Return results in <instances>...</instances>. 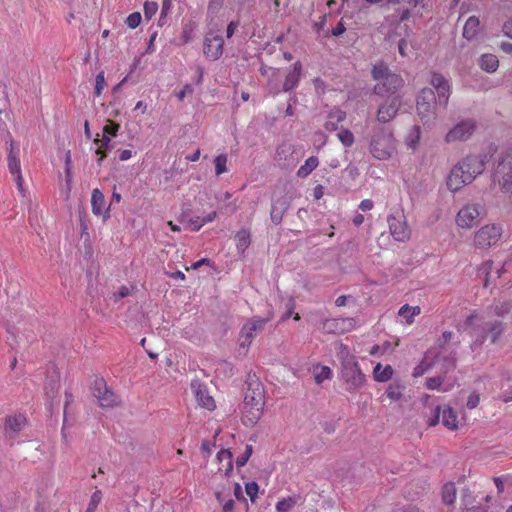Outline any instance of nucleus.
<instances>
[{
  "label": "nucleus",
  "instance_id": "nucleus-1",
  "mask_svg": "<svg viewBox=\"0 0 512 512\" xmlns=\"http://www.w3.org/2000/svg\"><path fill=\"white\" fill-rule=\"evenodd\" d=\"M245 384L242 422L245 426L253 427L263 413L265 405L264 388L255 374H248Z\"/></svg>",
  "mask_w": 512,
  "mask_h": 512
},
{
  "label": "nucleus",
  "instance_id": "nucleus-2",
  "mask_svg": "<svg viewBox=\"0 0 512 512\" xmlns=\"http://www.w3.org/2000/svg\"><path fill=\"white\" fill-rule=\"evenodd\" d=\"M372 77L377 81L373 88L376 95L380 97L398 96L397 92L404 85V80L398 74L391 73L384 63H378L373 66Z\"/></svg>",
  "mask_w": 512,
  "mask_h": 512
},
{
  "label": "nucleus",
  "instance_id": "nucleus-3",
  "mask_svg": "<svg viewBox=\"0 0 512 512\" xmlns=\"http://www.w3.org/2000/svg\"><path fill=\"white\" fill-rule=\"evenodd\" d=\"M370 152L378 160L390 159L396 152V140L391 131L380 129L370 142Z\"/></svg>",
  "mask_w": 512,
  "mask_h": 512
},
{
  "label": "nucleus",
  "instance_id": "nucleus-4",
  "mask_svg": "<svg viewBox=\"0 0 512 512\" xmlns=\"http://www.w3.org/2000/svg\"><path fill=\"white\" fill-rule=\"evenodd\" d=\"M341 367V379L345 390L351 394L358 392L366 383V376L362 373L358 362L346 361Z\"/></svg>",
  "mask_w": 512,
  "mask_h": 512
},
{
  "label": "nucleus",
  "instance_id": "nucleus-5",
  "mask_svg": "<svg viewBox=\"0 0 512 512\" xmlns=\"http://www.w3.org/2000/svg\"><path fill=\"white\" fill-rule=\"evenodd\" d=\"M502 233V227L498 224L484 225L475 232L473 245L476 249L487 250L500 241Z\"/></svg>",
  "mask_w": 512,
  "mask_h": 512
},
{
  "label": "nucleus",
  "instance_id": "nucleus-6",
  "mask_svg": "<svg viewBox=\"0 0 512 512\" xmlns=\"http://www.w3.org/2000/svg\"><path fill=\"white\" fill-rule=\"evenodd\" d=\"M8 140L6 143L8 144V169L10 174L13 176V179L17 185V189L19 192H24V180L21 171V162L19 158V149L16 146L14 140L10 133L7 134Z\"/></svg>",
  "mask_w": 512,
  "mask_h": 512
},
{
  "label": "nucleus",
  "instance_id": "nucleus-7",
  "mask_svg": "<svg viewBox=\"0 0 512 512\" xmlns=\"http://www.w3.org/2000/svg\"><path fill=\"white\" fill-rule=\"evenodd\" d=\"M436 97L430 88L421 90L417 97V112L421 121L426 124L435 117Z\"/></svg>",
  "mask_w": 512,
  "mask_h": 512
},
{
  "label": "nucleus",
  "instance_id": "nucleus-8",
  "mask_svg": "<svg viewBox=\"0 0 512 512\" xmlns=\"http://www.w3.org/2000/svg\"><path fill=\"white\" fill-rule=\"evenodd\" d=\"M93 395L98 399L101 407L111 408L120 404L119 397L107 386L103 378L95 380Z\"/></svg>",
  "mask_w": 512,
  "mask_h": 512
},
{
  "label": "nucleus",
  "instance_id": "nucleus-9",
  "mask_svg": "<svg viewBox=\"0 0 512 512\" xmlns=\"http://www.w3.org/2000/svg\"><path fill=\"white\" fill-rule=\"evenodd\" d=\"M224 40L221 35L209 31L204 38L203 53L211 61L218 60L223 54Z\"/></svg>",
  "mask_w": 512,
  "mask_h": 512
},
{
  "label": "nucleus",
  "instance_id": "nucleus-10",
  "mask_svg": "<svg viewBox=\"0 0 512 512\" xmlns=\"http://www.w3.org/2000/svg\"><path fill=\"white\" fill-rule=\"evenodd\" d=\"M480 206L476 204L464 205L456 216V224L462 229H470L479 222Z\"/></svg>",
  "mask_w": 512,
  "mask_h": 512
},
{
  "label": "nucleus",
  "instance_id": "nucleus-11",
  "mask_svg": "<svg viewBox=\"0 0 512 512\" xmlns=\"http://www.w3.org/2000/svg\"><path fill=\"white\" fill-rule=\"evenodd\" d=\"M60 389V372L56 367H52L47 371L46 381L44 384V392L49 408H52L55 400L58 399Z\"/></svg>",
  "mask_w": 512,
  "mask_h": 512
},
{
  "label": "nucleus",
  "instance_id": "nucleus-12",
  "mask_svg": "<svg viewBox=\"0 0 512 512\" xmlns=\"http://www.w3.org/2000/svg\"><path fill=\"white\" fill-rule=\"evenodd\" d=\"M390 232L393 238L399 242H405L410 239L411 230L402 214L392 215L388 218Z\"/></svg>",
  "mask_w": 512,
  "mask_h": 512
},
{
  "label": "nucleus",
  "instance_id": "nucleus-13",
  "mask_svg": "<svg viewBox=\"0 0 512 512\" xmlns=\"http://www.w3.org/2000/svg\"><path fill=\"white\" fill-rule=\"evenodd\" d=\"M472 174L464 172L461 167L456 164L449 172L446 185L449 191L457 192L464 186L472 183Z\"/></svg>",
  "mask_w": 512,
  "mask_h": 512
},
{
  "label": "nucleus",
  "instance_id": "nucleus-14",
  "mask_svg": "<svg viewBox=\"0 0 512 512\" xmlns=\"http://www.w3.org/2000/svg\"><path fill=\"white\" fill-rule=\"evenodd\" d=\"M401 104L400 96L388 97V101L380 105L377 112V120L388 123L395 118Z\"/></svg>",
  "mask_w": 512,
  "mask_h": 512
},
{
  "label": "nucleus",
  "instance_id": "nucleus-15",
  "mask_svg": "<svg viewBox=\"0 0 512 512\" xmlns=\"http://www.w3.org/2000/svg\"><path fill=\"white\" fill-rule=\"evenodd\" d=\"M485 158L479 155H469L458 162V167H461L464 172L472 174V182L476 177L483 173L485 169Z\"/></svg>",
  "mask_w": 512,
  "mask_h": 512
},
{
  "label": "nucleus",
  "instance_id": "nucleus-16",
  "mask_svg": "<svg viewBox=\"0 0 512 512\" xmlns=\"http://www.w3.org/2000/svg\"><path fill=\"white\" fill-rule=\"evenodd\" d=\"M475 130V123L472 120H466L458 123L446 135L447 142L463 141L468 139Z\"/></svg>",
  "mask_w": 512,
  "mask_h": 512
},
{
  "label": "nucleus",
  "instance_id": "nucleus-17",
  "mask_svg": "<svg viewBox=\"0 0 512 512\" xmlns=\"http://www.w3.org/2000/svg\"><path fill=\"white\" fill-rule=\"evenodd\" d=\"M191 389L196 397V400L200 406L212 411L216 408L215 401L212 396L209 395L207 387L199 380H193L191 382Z\"/></svg>",
  "mask_w": 512,
  "mask_h": 512
},
{
  "label": "nucleus",
  "instance_id": "nucleus-18",
  "mask_svg": "<svg viewBox=\"0 0 512 512\" xmlns=\"http://www.w3.org/2000/svg\"><path fill=\"white\" fill-rule=\"evenodd\" d=\"M431 85L438 94V103L447 106L450 96V85L448 80L439 73H433L430 80Z\"/></svg>",
  "mask_w": 512,
  "mask_h": 512
},
{
  "label": "nucleus",
  "instance_id": "nucleus-19",
  "mask_svg": "<svg viewBox=\"0 0 512 512\" xmlns=\"http://www.w3.org/2000/svg\"><path fill=\"white\" fill-rule=\"evenodd\" d=\"M264 322H246L241 328L238 342L240 348L247 349L252 342L253 337L263 330Z\"/></svg>",
  "mask_w": 512,
  "mask_h": 512
},
{
  "label": "nucleus",
  "instance_id": "nucleus-20",
  "mask_svg": "<svg viewBox=\"0 0 512 512\" xmlns=\"http://www.w3.org/2000/svg\"><path fill=\"white\" fill-rule=\"evenodd\" d=\"M482 327H472L471 332L475 335H479L480 332H485V335H481V338L476 340L479 345L483 343L485 339L490 337L492 343H495L498 336L500 335L502 328L500 322H483Z\"/></svg>",
  "mask_w": 512,
  "mask_h": 512
},
{
  "label": "nucleus",
  "instance_id": "nucleus-21",
  "mask_svg": "<svg viewBox=\"0 0 512 512\" xmlns=\"http://www.w3.org/2000/svg\"><path fill=\"white\" fill-rule=\"evenodd\" d=\"M502 175V182L499 181L503 189H509L512 185V150L501 162H499L495 176Z\"/></svg>",
  "mask_w": 512,
  "mask_h": 512
},
{
  "label": "nucleus",
  "instance_id": "nucleus-22",
  "mask_svg": "<svg viewBox=\"0 0 512 512\" xmlns=\"http://www.w3.org/2000/svg\"><path fill=\"white\" fill-rule=\"evenodd\" d=\"M105 204L106 201L104 194L98 188H95L91 195L92 213L96 216L102 215L104 221L110 217L109 208H105Z\"/></svg>",
  "mask_w": 512,
  "mask_h": 512
},
{
  "label": "nucleus",
  "instance_id": "nucleus-23",
  "mask_svg": "<svg viewBox=\"0 0 512 512\" xmlns=\"http://www.w3.org/2000/svg\"><path fill=\"white\" fill-rule=\"evenodd\" d=\"M302 72V64L301 62L297 61L293 64L292 70L287 74L283 89L284 91H289L297 86Z\"/></svg>",
  "mask_w": 512,
  "mask_h": 512
},
{
  "label": "nucleus",
  "instance_id": "nucleus-24",
  "mask_svg": "<svg viewBox=\"0 0 512 512\" xmlns=\"http://www.w3.org/2000/svg\"><path fill=\"white\" fill-rule=\"evenodd\" d=\"M25 425V418L22 415L9 416L5 421V430L10 437L19 432Z\"/></svg>",
  "mask_w": 512,
  "mask_h": 512
},
{
  "label": "nucleus",
  "instance_id": "nucleus-25",
  "mask_svg": "<svg viewBox=\"0 0 512 512\" xmlns=\"http://www.w3.org/2000/svg\"><path fill=\"white\" fill-rule=\"evenodd\" d=\"M323 322V331L327 334L340 335L352 329L351 322Z\"/></svg>",
  "mask_w": 512,
  "mask_h": 512
},
{
  "label": "nucleus",
  "instance_id": "nucleus-26",
  "mask_svg": "<svg viewBox=\"0 0 512 512\" xmlns=\"http://www.w3.org/2000/svg\"><path fill=\"white\" fill-rule=\"evenodd\" d=\"M421 139V128L418 125L412 126L406 133L404 142L406 146L412 150H415Z\"/></svg>",
  "mask_w": 512,
  "mask_h": 512
},
{
  "label": "nucleus",
  "instance_id": "nucleus-27",
  "mask_svg": "<svg viewBox=\"0 0 512 512\" xmlns=\"http://www.w3.org/2000/svg\"><path fill=\"white\" fill-rule=\"evenodd\" d=\"M235 239L237 251L243 254L251 244V233L248 229H241L236 233Z\"/></svg>",
  "mask_w": 512,
  "mask_h": 512
},
{
  "label": "nucleus",
  "instance_id": "nucleus-28",
  "mask_svg": "<svg viewBox=\"0 0 512 512\" xmlns=\"http://www.w3.org/2000/svg\"><path fill=\"white\" fill-rule=\"evenodd\" d=\"M301 500H302L301 494L291 495L287 498L280 500L276 505V509L278 512H288L294 506L300 505Z\"/></svg>",
  "mask_w": 512,
  "mask_h": 512
},
{
  "label": "nucleus",
  "instance_id": "nucleus-29",
  "mask_svg": "<svg viewBox=\"0 0 512 512\" xmlns=\"http://www.w3.org/2000/svg\"><path fill=\"white\" fill-rule=\"evenodd\" d=\"M442 424L450 430H456L458 428L457 425V415L455 411L451 407H446L441 410Z\"/></svg>",
  "mask_w": 512,
  "mask_h": 512
},
{
  "label": "nucleus",
  "instance_id": "nucleus-30",
  "mask_svg": "<svg viewBox=\"0 0 512 512\" xmlns=\"http://www.w3.org/2000/svg\"><path fill=\"white\" fill-rule=\"evenodd\" d=\"M479 26L480 21L477 17H469L463 28V36L468 40L473 39L477 35Z\"/></svg>",
  "mask_w": 512,
  "mask_h": 512
},
{
  "label": "nucleus",
  "instance_id": "nucleus-31",
  "mask_svg": "<svg viewBox=\"0 0 512 512\" xmlns=\"http://www.w3.org/2000/svg\"><path fill=\"white\" fill-rule=\"evenodd\" d=\"M393 372V368L390 365L382 367V365L378 363L374 367L373 376L378 382H386L392 378Z\"/></svg>",
  "mask_w": 512,
  "mask_h": 512
},
{
  "label": "nucleus",
  "instance_id": "nucleus-32",
  "mask_svg": "<svg viewBox=\"0 0 512 512\" xmlns=\"http://www.w3.org/2000/svg\"><path fill=\"white\" fill-rule=\"evenodd\" d=\"M480 67L487 72H494L499 66L498 58L493 54H484L479 61Z\"/></svg>",
  "mask_w": 512,
  "mask_h": 512
},
{
  "label": "nucleus",
  "instance_id": "nucleus-33",
  "mask_svg": "<svg viewBox=\"0 0 512 512\" xmlns=\"http://www.w3.org/2000/svg\"><path fill=\"white\" fill-rule=\"evenodd\" d=\"M217 459L220 463H226L224 468V474L227 476L233 469V455L230 450L228 449H221L217 454ZM220 471L223 470V468H219Z\"/></svg>",
  "mask_w": 512,
  "mask_h": 512
},
{
  "label": "nucleus",
  "instance_id": "nucleus-34",
  "mask_svg": "<svg viewBox=\"0 0 512 512\" xmlns=\"http://www.w3.org/2000/svg\"><path fill=\"white\" fill-rule=\"evenodd\" d=\"M319 165V160L316 156H311L306 159L305 163L301 165L297 171V176L306 178L313 170Z\"/></svg>",
  "mask_w": 512,
  "mask_h": 512
},
{
  "label": "nucleus",
  "instance_id": "nucleus-35",
  "mask_svg": "<svg viewBox=\"0 0 512 512\" xmlns=\"http://www.w3.org/2000/svg\"><path fill=\"white\" fill-rule=\"evenodd\" d=\"M315 494L302 496L300 502L301 512H319L320 503L315 499Z\"/></svg>",
  "mask_w": 512,
  "mask_h": 512
},
{
  "label": "nucleus",
  "instance_id": "nucleus-36",
  "mask_svg": "<svg viewBox=\"0 0 512 512\" xmlns=\"http://www.w3.org/2000/svg\"><path fill=\"white\" fill-rule=\"evenodd\" d=\"M512 303L508 299H499L493 305V315L505 317L511 310Z\"/></svg>",
  "mask_w": 512,
  "mask_h": 512
},
{
  "label": "nucleus",
  "instance_id": "nucleus-37",
  "mask_svg": "<svg viewBox=\"0 0 512 512\" xmlns=\"http://www.w3.org/2000/svg\"><path fill=\"white\" fill-rule=\"evenodd\" d=\"M332 371L328 366L316 365L313 368L314 380L317 384H321L324 380L330 379Z\"/></svg>",
  "mask_w": 512,
  "mask_h": 512
},
{
  "label": "nucleus",
  "instance_id": "nucleus-38",
  "mask_svg": "<svg viewBox=\"0 0 512 512\" xmlns=\"http://www.w3.org/2000/svg\"><path fill=\"white\" fill-rule=\"evenodd\" d=\"M405 387L399 382L391 383L386 389V395L393 401H398L403 396Z\"/></svg>",
  "mask_w": 512,
  "mask_h": 512
},
{
  "label": "nucleus",
  "instance_id": "nucleus-39",
  "mask_svg": "<svg viewBox=\"0 0 512 512\" xmlns=\"http://www.w3.org/2000/svg\"><path fill=\"white\" fill-rule=\"evenodd\" d=\"M456 499V487L454 483H446L442 488V500L445 504L451 505Z\"/></svg>",
  "mask_w": 512,
  "mask_h": 512
},
{
  "label": "nucleus",
  "instance_id": "nucleus-40",
  "mask_svg": "<svg viewBox=\"0 0 512 512\" xmlns=\"http://www.w3.org/2000/svg\"><path fill=\"white\" fill-rule=\"evenodd\" d=\"M420 313L421 308L419 306H410L408 304L403 305L398 311V315L406 320H410Z\"/></svg>",
  "mask_w": 512,
  "mask_h": 512
},
{
  "label": "nucleus",
  "instance_id": "nucleus-41",
  "mask_svg": "<svg viewBox=\"0 0 512 512\" xmlns=\"http://www.w3.org/2000/svg\"><path fill=\"white\" fill-rule=\"evenodd\" d=\"M65 177H66V198H69L72 189V168H71V156L70 152L66 154L65 159Z\"/></svg>",
  "mask_w": 512,
  "mask_h": 512
},
{
  "label": "nucleus",
  "instance_id": "nucleus-42",
  "mask_svg": "<svg viewBox=\"0 0 512 512\" xmlns=\"http://www.w3.org/2000/svg\"><path fill=\"white\" fill-rule=\"evenodd\" d=\"M227 161L228 159L225 154H220L215 157L214 164L216 176H220L221 174L227 172Z\"/></svg>",
  "mask_w": 512,
  "mask_h": 512
},
{
  "label": "nucleus",
  "instance_id": "nucleus-43",
  "mask_svg": "<svg viewBox=\"0 0 512 512\" xmlns=\"http://www.w3.org/2000/svg\"><path fill=\"white\" fill-rule=\"evenodd\" d=\"M461 505L462 508H468L476 505V498L469 488H463L461 491Z\"/></svg>",
  "mask_w": 512,
  "mask_h": 512
},
{
  "label": "nucleus",
  "instance_id": "nucleus-44",
  "mask_svg": "<svg viewBox=\"0 0 512 512\" xmlns=\"http://www.w3.org/2000/svg\"><path fill=\"white\" fill-rule=\"evenodd\" d=\"M338 139L345 147H350L354 143V135L348 129H343L337 134Z\"/></svg>",
  "mask_w": 512,
  "mask_h": 512
},
{
  "label": "nucleus",
  "instance_id": "nucleus-45",
  "mask_svg": "<svg viewBox=\"0 0 512 512\" xmlns=\"http://www.w3.org/2000/svg\"><path fill=\"white\" fill-rule=\"evenodd\" d=\"M338 358L340 359L341 367H344V365H345L344 362H346V361L357 362L356 357L354 355L350 354L349 350L344 345L340 346V350L338 352Z\"/></svg>",
  "mask_w": 512,
  "mask_h": 512
},
{
  "label": "nucleus",
  "instance_id": "nucleus-46",
  "mask_svg": "<svg viewBox=\"0 0 512 512\" xmlns=\"http://www.w3.org/2000/svg\"><path fill=\"white\" fill-rule=\"evenodd\" d=\"M106 86L105 76L104 72L101 71L96 75L95 79V88H94V95L96 97H99L102 94V91L104 90Z\"/></svg>",
  "mask_w": 512,
  "mask_h": 512
},
{
  "label": "nucleus",
  "instance_id": "nucleus-47",
  "mask_svg": "<svg viewBox=\"0 0 512 512\" xmlns=\"http://www.w3.org/2000/svg\"><path fill=\"white\" fill-rule=\"evenodd\" d=\"M120 129V125L112 120H108L103 127V135L115 137Z\"/></svg>",
  "mask_w": 512,
  "mask_h": 512
},
{
  "label": "nucleus",
  "instance_id": "nucleus-48",
  "mask_svg": "<svg viewBox=\"0 0 512 512\" xmlns=\"http://www.w3.org/2000/svg\"><path fill=\"white\" fill-rule=\"evenodd\" d=\"M102 499V492L100 490H96L90 499L89 505L85 512H95L97 506L99 505Z\"/></svg>",
  "mask_w": 512,
  "mask_h": 512
},
{
  "label": "nucleus",
  "instance_id": "nucleus-49",
  "mask_svg": "<svg viewBox=\"0 0 512 512\" xmlns=\"http://www.w3.org/2000/svg\"><path fill=\"white\" fill-rule=\"evenodd\" d=\"M252 452H253L252 445H246L244 453L241 456L237 457V459H236L237 468L243 467L247 463L250 456L252 455Z\"/></svg>",
  "mask_w": 512,
  "mask_h": 512
},
{
  "label": "nucleus",
  "instance_id": "nucleus-50",
  "mask_svg": "<svg viewBox=\"0 0 512 512\" xmlns=\"http://www.w3.org/2000/svg\"><path fill=\"white\" fill-rule=\"evenodd\" d=\"M141 20V14L139 12H133L126 18L125 23L129 28L135 29L140 25Z\"/></svg>",
  "mask_w": 512,
  "mask_h": 512
},
{
  "label": "nucleus",
  "instance_id": "nucleus-51",
  "mask_svg": "<svg viewBox=\"0 0 512 512\" xmlns=\"http://www.w3.org/2000/svg\"><path fill=\"white\" fill-rule=\"evenodd\" d=\"M247 495L250 497L251 502H255L259 491V486L256 482L252 481L245 485Z\"/></svg>",
  "mask_w": 512,
  "mask_h": 512
},
{
  "label": "nucleus",
  "instance_id": "nucleus-52",
  "mask_svg": "<svg viewBox=\"0 0 512 512\" xmlns=\"http://www.w3.org/2000/svg\"><path fill=\"white\" fill-rule=\"evenodd\" d=\"M443 383V378L441 376L428 378L426 381V386L430 390L438 389Z\"/></svg>",
  "mask_w": 512,
  "mask_h": 512
},
{
  "label": "nucleus",
  "instance_id": "nucleus-53",
  "mask_svg": "<svg viewBox=\"0 0 512 512\" xmlns=\"http://www.w3.org/2000/svg\"><path fill=\"white\" fill-rule=\"evenodd\" d=\"M158 10V5L156 2H146L144 4V13L145 16L151 18Z\"/></svg>",
  "mask_w": 512,
  "mask_h": 512
},
{
  "label": "nucleus",
  "instance_id": "nucleus-54",
  "mask_svg": "<svg viewBox=\"0 0 512 512\" xmlns=\"http://www.w3.org/2000/svg\"><path fill=\"white\" fill-rule=\"evenodd\" d=\"M283 211H278L276 204H272L271 208V220L276 225L282 221Z\"/></svg>",
  "mask_w": 512,
  "mask_h": 512
},
{
  "label": "nucleus",
  "instance_id": "nucleus-55",
  "mask_svg": "<svg viewBox=\"0 0 512 512\" xmlns=\"http://www.w3.org/2000/svg\"><path fill=\"white\" fill-rule=\"evenodd\" d=\"M217 216V213L215 211H212L211 213H209L206 217L202 218L201 219V222L193 228L194 231H198L200 230V228L205 225L206 223H209V222H212L214 221V219L216 218Z\"/></svg>",
  "mask_w": 512,
  "mask_h": 512
},
{
  "label": "nucleus",
  "instance_id": "nucleus-56",
  "mask_svg": "<svg viewBox=\"0 0 512 512\" xmlns=\"http://www.w3.org/2000/svg\"><path fill=\"white\" fill-rule=\"evenodd\" d=\"M110 137L103 135L102 138H99V134H97V138L94 139V143L100 146V148L108 149L110 145Z\"/></svg>",
  "mask_w": 512,
  "mask_h": 512
},
{
  "label": "nucleus",
  "instance_id": "nucleus-57",
  "mask_svg": "<svg viewBox=\"0 0 512 512\" xmlns=\"http://www.w3.org/2000/svg\"><path fill=\"white\" fill-rule=\"evenodd\" d=\"M479 401H480V397L477 393L473 392L472 394H470V396L468 397V401H467V407L469 409H474L478 406L479 404Z\"/></svg>",
  "mask_w": 512,
  "mask_h": 512
},
{
  "label": "nucleus",
  "instance_id": "nucleus-58",
  "mask_svg": "<svg viewBox=\"0 0 512 512\" xmlns=\"http://www.w3.org/2000/svg\"><path fill=\"white\" fill-rule=\"evenodd\" d=\"M130 294V289L127 286H121L119 290L114 293L115 301L122 299Z\"/></svg>",
  "mask_w": 512,
  "mask_h": 512
},
{
  "label": "nucleus",
  "instance_id": "nucleus-59",
  "mask_svg": "<svg viewBox=\"0 0 512 512\" xmlns=\"http://www.w3.org/2000/svg\"><path fill=\"white\" fill-rule=\"evenodd\" d=\"M238 27H239V22L238 21H231L227 25L226 37L227 38H231L233 36V34L235 33V31L237 30Z\"/></svg>",
  "mask_w": 512,
  "mask_h": 512
},
{
  "label": "nucleus",
  "instance_id": "nucleus-60",
  "mask_svg": "<svg viewBox=\"0 0 512 512\" xmlns=\"http://www.w3.org/2000/svg\"><path fill=\"white\" fill-rule=\"evenodd\" d=\"M440 416H441V407L437 406L435 408V413L432 418L429 419V426H435L440 422Z\"/></svg>",
  "mask_w": 512,
  "mask_h": 512
},
{
  "label": "nucleus",
  "instance_id": "nucleus-61",
  "mask_svg": "<svg viewBox=\"0 0 512 512\" xmlns=\"http://www.w3.org/2000/svg\"><path fill=\"white\" fill-rule=\"evenodd\" d=\"M128 512H147V508L145 505H141L137 501H134L133 504L128 507Z\"/></svg>",
  "mask_w": 512,
  "mask_h": 512
},
{
  "label": "nucleus",
  "instance_id": "nucleus-62",
  "mask_svg": "<svg viewBox=\"0 0 512 512\" xmlns=\"http://www.w3.org/2000/svg\"><path fill=\"white\" fill-rule=\"evenodd\" d=\"M392 512H422L419 508L412 505H407L404 507H400L397 509H394Z\"/></svg>",
  "mask_w": 512,
  "mask_h": 512
},
{
  "label": "nucleus",
  "instance_id": "nucleus-63",
  "mask_svg": "<svg viewBox=\"0 0 512 512\" xmlns=\"http://www.w3.org/2000/svg\"><path fill=\"white\" fill-rule=\"evenodd\" d=\"M503 33L512 39V19L507 20L503 25Z\"/></svg>",
  "mask_w": 512,
  "mask_h": 512
},
{
  "label": "nucleus",
  "instance_id": "nucleus-64",
  "mask_svg": "<svg viewBox=\"0 0 512 512\" xmlns=\"http://www.w3.org/2000/svg\"><path fill=\"white\" fill-rule=\"evenodd\" d=\"M462 512H487V510L480 505H472L468 508H462Z\"/></svg>",
  "mask_w": 512,
  "mask_h": 512
}]
</instances>
